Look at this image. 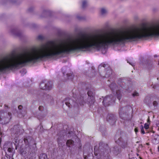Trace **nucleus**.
<instances>
[{
	"instance_id": "nucleus-1",
	"label": "nucleus",
	"mask_w": 159,
	"mask_h": 159,
	"mask_svg": "<svg viewBox=\"0 0 159 159\" xmlns=\"http://www.w3.org/2000/svg\"><path fill=\"white\" fill-rule=\"evenodd\" d=\"M88 90V95L86 94H84L83 96H80L77 97V94L74 93V90H72L73 93L72 99H70L67 98L63 102L69 108L73 107H77L79 105H83L84 102L89 104L90 105L93 104L94 102V96L93 89L90 88L89 89L86 88Z\"/></svg>"
},
{
	"instance_id": "nucleus-2",
	"label": "nucleus",
	"mask_w": 159,
	"mask_h": 159,
	"mask_svg": "<svg viewBox=\"0 0 159 159\" xmlns=\"http://www.w3.org/2000/svg\"><path fill=\"white\" fill-rule=\"evenodd\" d=\"M94 154L97 159H108V154L111 150L107 144L100 142L98 147H94Z\"/></svg>"
},
{
	"instance_id": "nucleus-3",
	"label": "nucleus",
	"mask_w": 159,
	"mask_h": 159,
	"mask_svg": "<svg viewBox=\"0 0 159 159\" xmlns=\"http://www.w3.org/2000/svg\"><path fill=\"white\" fill-rule=\"evenodd\" d=\"M24 140L25 144V151L22 153L25 154L35 152L36 150V143H34L32 138L30 136H28L25 138Z\"/></svg>"
},
{
	"instance_id": "nucleus-4",
	"label": "nucleus",
	"mask_w": 159,
	"mask_h": 159,
	"mask_svg": "<svg viewBox=\"0 0 159 159\" xmlns=\"http://www.w3.org/2000/svg\"><path fill=\"white\" fill-rule=\"evenodd\" d=\"M98 70L100 75L103 77L108 78L112 73L111 68L105 64H102L99 66Z\"/></svg>"
},
{
	"instance_id": "nucleus-5",
	"label": "nucleus",
	"mask_w": 159,
	"mask_h": 159,
	"mask_svg": "<svg viewBox=\"0 0 159 159\" xmlns=\"http://www.w3.org/2000/svg\"><path fill=\"white\" fill-rule=\"evenodd\" d=\"M116 137L118 138L116 143L122 148H125L127 147V139L125 134L122 132H117L116 135Z\"/></svg>"
},
{
	"instance_id": "nucleus-6",
	"label": "nucleus",
	"mask_w": 159,
	"mask_h": 159,
	"mask_svg": "<svg viewBox=\"0 0 159 159\" xmlns=\"http://www.w3.org/2000/svg\"><path fill=\"white\" fill-rule=\"evenodd\" d=\"M119 113L120 117L123 120L129 119V114L128 113V109L127 107H120L119 110Z\"/></svg>"
},
{
	"instance_id": "nucleus-7",
	"label": "nucleus",
	"mask_w": 159,
	"mask_h": 159,
	"mask_svg": "<svg viewBox=\"0 0 159 159\" xmlns=\"http://www.w3.org/2000/svg\"><path fill=\"white\" fill-rule=\"evenodd\" d=\"M115 102V98L112 95L107 96L103 99L102 103L105 106H108Z\"/></svg>"
},
{
	"instance_id": "nucleus-8",
	"label": "nucleus",
	"mask_w": 159,
	"mask_h": 159,
	"mask_svg": "<svg viewBox=\"0 0 159 159\" xmlns=\"http://www.w3.org/2000/svg\"><path fill=\"white\" fill-rule=\"evenodd\" d=\"M110 87L113 92H116L117 99L120 100L122 96V93L120 89H118L116 84L114 83H112L110 85Z\"/></svg>"
},
{
	"instance_id": "nucleus-9",
	"label": "nucleus",
	"mask_w": 159,
	"mask_h": 159,
	"mask_svg": "<svg viewBox=\"0 0 159 159\" xmlns=\"http://www.w3.org/2000/svg\"><path fill=\"white\" fill-rule=\"evenodd\" d=\"M23 131V129L19 125H15L11 131V133L16 135L15 137L16 138L19 135L21 134Z\"/></svg>"
},
{
	"instance_id": "nucleus-10",
	"label": "nucleus",
	"mask_w": 159,
	"mask_h": 159,
	"mask_svg": "<svg viewBox=\"0 0 159 159\" xmlns=\"http://www.w3.org/2000/svg\"><path fill=\"white\" fill-rule=\"evenodd\" d=\"M117 83L123 89L128 90L129 89L128 82L124 79L120 78L118 80Z\"/></svg>"
},
{
	"instance_id": "nucleus-11",
	"label": "nucleus",
	"mask_w": 159,
	"mask_h": 159,
	"mask_svg": "<svg viewBox=\"0 0 159 159\" xmlns=\"http://www.w3.org/2000/svg\"><path fill=\"white\" fill-rule=\"evenodd\" d=\"M116 120V116L112 114H108L107 117V121L111 125L115 124Z\"/></svg>"
},
{
	"instance_id": "nucleus-12",
	"label": "nucleus",
	"mask_w": 159,
	"mask_h": 159,
	"mask_svg": "<svg viewBox=\"0 0 159 159\" xmlns=\"http://www.w3.org/2000/svg\"><path fill=\"white\" fill-rule=\"evenodd\" d=\"M10 32L11 34L15 36L20 37L22 36V33L17 27L11 28Z\"/></svg>"
},
{
	"instance_id": "nucleus-13",
	"label": "nucleus",
	"mask_w": 159,
	"mask_h": 159,
	"mask_svg": "<svg viewBox=\"0 0 159 159\" xmlns=\"http://www.w3.org/2000/svg\"><path fill=\"white\" fill-rule=\"evenodd\" d=\"M154 61L153 60H148L147 61V68L149 70H151L155 67Z\"/></svg>"
},
{
	"instance_id": "nucleus-14",
	"label": "nucleus",
	"mask_w": 159,
	"mask_h": 159,
	"mask_svg": "<svg viewBox=\"0 0 159 159\" xmlns=\"http://www.w3.org/2000/svg\"><path fill=\"white\" fill-rule=\"evenodd\" d=\"M46 87V88L45 89L46 90H50L52 88V84L50 81H45Z\"/></svg>"
},
{
	"instance_id": "nucleus-15",
	"label": "nucleus",
	"mask_w": 159,
	"mask_h": 159,
	"mask_svg": "<svg viewBox=\"0 0 159 159\" xmlns=\"http://www.w3.org/2000/svg\"><path fill=\"white\" fill-rule=\"evenodd\" d=\"M121 152L120 148L117 146H115L113 148V152L116 155H118Z\"/></svg>"
},
{
	"instance_id": "nucleus-16",
	"label": "nucleus",
	"mask_w": 159,
	"mask_h": 159,
	"mask_svg": "<svg viewBox=\"0 0 159 159\" xmlns=\"http://www.w3.org/2000/svg\"><path fill=\"white\" fill-rule=\"evenodd\" d=\"M108 11L107 9L103 7L100 9V13L101 15L103 16H106L108 13Z\"/></svg>"
},
{
	"instance_id": "nucleus-17",
	"label": "nucleus",
	"mask_w": 159,
	"mask_h": 159,
	"mask_svg": "<svg viewBox=\"0 0 159 159\" xmlns=\"http://www.w3.org/2000/svg\"><path fill=\"white\" fill-rule=\"evenodd\" d=\"M81 7L83 9H85L88 5V1L87 0H82L81 1Z\"/></svg>"
},
{
	"instance_id": "nucleus-18",
	"label": "nucleus",
	"mask_w": 159,
	"mask_h": 159,
	"mask_svg": "<svg viewBox=\"0 0 159 159\" xmlns=\"http://www.w3.org/2000/svg\"><path fill=\"white\" fill-rule=\"evenodd\" d=\"M6 147L7 145L5 144L3 146V149L5 151L6 149H7V151L8 152L12 153L14 148H6ZM10 155L11 156H12L13 154H11Z\"/></svg>"
},
{
	"instance_id": "nucleus-19",
	"label": "nucleus",
	"mask_w": 159,
	"mask_h": 159,
	"mask_svg": "<svg viewBox=\"0 0 159 159\" xmlns=\"http://www.w3.org/2000/svg\"><path fill=\"white\" fill-rule=\"evenodd\" d=\"M43 99L47 100L48 101H51L53 99L52 97L51 96V95L47 94H44L43 95Z\"/></svg>"
},
{
	"instance_id": "nucleus-20",
	"label": "nucleus",
	"mask_w": 159,
	"mask_h": 159,
	"mask_svg": "<svg viewBox=\"0 0 159 159\" xmlns=\"http://www.w3.org/2000/svg\"><path fill=\"white\" fill-rule=\"evenodd\" d=\"M74 142L71 139H69L67 140L66 144L68 147H71L73 146L74 145Z\"/></svg>"
},
{
	"instance_id": "nucleus-21",
	"label": "nucleus",
	"mask_w": 159,
	"mask_h": 159,
	"mask_svg": "<svg viewBox=\"0 0 159 159\" xmlns=\"http://www.w3.org/2000/svg\"><path fill=\"white\" fill-rule=\"evenodd\" d=\"M46 84L45 81H42L39 84V87L41 89L45 90L46 88V86H46Z\"/></svg>"
},
{
	"instance_id": "nucleus-22",
	"label": "nucleus",
	"mask_w": 159,
	"mask_h": 159,
	"mask_svg": "<svg viewBox=\"0 0 159 159\" xmlns=\"http://www.w3.org/2000/svg\"><path fill=\"white\" fill-rule=\"evenodd\" d=\"M49 11L47 10H44L42 12V17H45L49 14Z\"/></svg>"
},
{
	"instance_id": "nucleus-23",
	"label": "nucleus",
	"mask_w": 159,
	"mask_h": 159,
	"mask_svg": "<svg viewBox=\"0 0 159 159\" xmlns=\"http://www.w3.org/2000/svg\"><path fill=\"white\" fill-rule=\"evenodd\" d=\"M152 104L155 107H157L158 105L159 104V98L155 99V100L153 101Z\"/></svg>"
},
{
	"instance_id": "nucleus-24",
	"label": "nucleus",
	"mask_w": 159,
	"mask_h": 159,
	"mask_svg": "<svg viewBox=\"0 0 159 159\" xmlns=\"http://www.w3.org/2000/svg\"><path fill=\"white\" fill-rule=\"evenodd\" d=\"M76 18L79 20H84L85 19V16H81L80 15H77L76 16Z\"/></svg>"
},
{
	"instance_id": "nucleus-25",
	"label": "nucleus",
	"mask_w": 159,
	"mask_h": 159,
	"mask_svg": "<svg viewBox=\"0 0 159 159\" xmlns=\"http://www.w3.org/2000/svg\"><path fill=\"white\" fill-rule=\"evenodd\" d=\"M39 159H48V158L46 154H43L39 157Z\"/></svg>"
},
{
	"instance_id": "nucleus-26",
	"label": "nucleus",
	"mask_w": 159,
	"mask_h": 159,
	"mask_svg": "<svg viewBox=\"0 0 159 159\" xmlns=\"http://www.w3.org/2000/svg\"><path fill=\"white\" fill-rule=\"evenodd\" d=\"M154 139L156 141V143H159V135H155L154 136Z\"/></svg>"
},
{
	"instance_id": "nucleus-27",
	"label": "nucleus",
	"mask_w": 159,
	"mask_h": 159,
	"mask_svg": "<svg viewBox=\"0 0 159 159\" xmlns=\"http://www.w3.org/2000/svg\"><path fill=\"white\" fill-rule=\"evenodd\" d=\"M66 75L69 79H72L74 77V75L72 74H67Z\"/></svg>"
},
{
	"instance_id": "nucleus-28",
	"label": "nucleus",
	"mask_w": 159,
	"mask_h": 159,
	"mask_svg": "<svg viewBox=\"0 0 159 159\" xmlns=\"http://www.w3.org/2000/svg\"><path fill=\"white\" fill-rule=\"evenodd\" d=\"M132 95L133 97L138 96H139V93L135 91L132 93Z\"/></svg>"
},
{
	"instance_id": "nucleus-29",
	"label": "nucleus",
	"mask_w": 159,
	"mask_h": 159,
	"mask_svg": "<svg viewBox=\"0 0 159 159\" xmlns=\"http://www.w3.org/2000/svg\"><path fill=\"white\" fill-rule=\"evenodd\" d=\"M34 9V7L33 6H31L28 9V11L29 12H32L33 11Z\"/></svg>"
},
{
	"instance_id": "nucleus-30",
	"label": "nucleus",
	"mask_w": 159,
	"mask_h": 159,
	"mask_svg": "<svg viewBox=\"0 0 159 159\" xmlns=\"http://www.w3.org/2000/svg\"><path fill=\"white\" fill-rule=\"evenodd\" d=\"M37 39L39 40L42 41L43 39V37L41 35H39L37 37Z\"/></svg>"
},
{
	"instance_id": "nucleus-31",
	"label": "nucleus",
	"mask_w": 159,
	"mask_h": 159,
	"mask_svg": "<svg viewBox=\"0 0 159 159\" xmlns=\"http://www.w3.org/2000/svg\"><path fill=\"white\" fill-rule=\"evenodd\" d=\"M140 128L142 133L143 134H144L145 132L144 130L143 126L142 125L141 126Z\"/></svg>"
},
{
	"instance_id": "nucleus-32",
	"label": "nucleus",
	"mask_w": 159,
	"mask_h": 159,
	"mask_svg": "<svg viewBox=\"0 0 159 159\" xmlns=\"http://www.w3.org/2000/svg\"><path fill=\"white\" fill-rule=\"evenodd\" d=\"M23 108V107L22 105H20L18 107V108L20 110V112L21 114L22 113V112L21 111V110Z\"/></svg>"
},
{
	"instance_id": "nucleus-33",
	"label": "nucleus",
	"mask_w": 159,
	"mask_h": 159,
	"mask_svg": "<svg viewBox=\"0 0 159 159\" xmlns=\"http://www.w3.org/2000/svg\"><path fill=\"white\" fill-rule=\"evenodd\" d=\"M8 118L9 119V120L11 119V113L10 112H8Z\"/></svg>"
},
{
	"instance_id": "nucleus-34",
	"label": "nucleus",
	"mask_w": 159,
	"mask_h": 159,
	"mask_svg": "<svg viewBox=\"0 0 159 159\" xmlns=\"http://www.w3.org/2000/svg\"><path fill=\"white\" fill-rule=\"evenodd\" d=\"M63 137H64V136H63V135L59 137H58L57 139L58 142H60V140L63 139Z\"/></svg>"
},
{
	"instance_id": "nucleus-35",
	"label": "nucleus",
	"mask_w": 159,
	"mask_h": 159,
	"mask_svg": "<svg viewBox=\"0 0 159 159\" xmlns=\"http://www.w3.org/2000/svg\"><path fill=\"white\" fill-rule=\"evenodd\" d=\"M152 88L154 89H157L158 90H159V85H153Z\"/></svg>"
},
{
	"instance_id": "nucleus-36",
	"label": "nucleus",
	"mask_w": 159,
	"mask_h": 159,
	"mask_svg": "<svg viewBox=\"0 0 159 159\" xmlns=\"http://www.w3.org/2000/svg\"><path fill=\"white\" fill-rule=\"evenodd\" d=\"M74 134V133L72 131H70L68 132V136H70V137H71V135H73Z\"/></svg>"
},
{
	"instance_id": "nucleus-37",
	"label": "nucleus",
	"mask_w": 159,
	"mask_h": 159,
	"mask_svg": "<svg viewBox=\"0 0 159 159\" xmlns=\"http://www.w3.org/2000/svg\"><path fill=\"white\" fill-rule=\"evenodd\" d=\"M149 127V125L148 124L145 123L144 125V128L147 129H148Z\"/></svg>"
},
{
	"instance_id": "nucleus-38",
	"label": "nucleus",
	"mask_w": 159,
	"mask_h": 159,
	"mask_svg": "<svg viewBox=\"0 0 159 159\" xmlns=\"http://www.w3.org/2000/svg\"><path fill=\"white\" fill-rule=\"evenodd\" d=\"M11 2L12 3L15 4H17L19 3V2H17V1H16V0L15 1H12Z\"/></svg>"
},
{
	"instance_id": "nucleus-39",
	"label": "nucleus",
	"mask_w": 159,
	"mask_h": 159,
	"mask_svg": "<svg viewBox=\"0 0 159 159\" xmlns=\"http://www.w3.org/2000/svg\"><path fill=\"white\" fill-rule=\"evenodd\" d=\"M39 110L40 111H42L43 110V107L42 106H39Z\"/></svg>"
},
{
	"instance_id": "nucleus-40",
	"label": "nucleus",
	"mask_w": 159,
	"mask_h": 159,
	"mask_svg": "<svg viewBox=\"0 0 159 159\" xmlns=\"http://www.w3.org/2000/svg\"><path fill=\"white\" fill-rule=\"evenodd\" d=\"M20 72L21 73H22V72H25V74L26 72V70H25V69H22L20 71Z\"/></svg>"
},
{
	"instance_id": "nucleus-41",
	"label": "nucleus",
	"mask_w": 159,
	"mask_h": 159,
	"mask_svg": "<svg viewBox=\"0 0 159 159\" xmlns=\"http://www.w3.org/2000/svg\"><path fill=\"white\" fill-rule=\"evenodd\" d=\"M128 63H129L130 65H132V66H133L134 65V64L132 62H129L128 61H127Z\"/></svg>"
},
{
	"instance_id": "nucleus-42",
	"label": "nucleus",
	"mask_w": 159,
	"mask_h": 159,
	"mask_svg": "<svg viewBox=\"0 0 159 159\" xmlns=\"http://www.w3.org/2000/svg\"><path fill=\"white\" fill-rule=\"evenodd\" d=\"M134 131L136 133L138 132V129L137 128H135L134 129Z\"/></svg>"
},
{
	"instance_id": "nucleus-43",
	"label": "nucleus",
	"mask_w": 159,
	"mask_h": 159,
	"mask_svg": "<svg viewBox=\"0 0 159 159\" xmlns=\"http://www.w3.org/2000/svg\"><path fill=\"white\" fill-rule=\"evenodd\" d=\"M147 122H148V123H149L150 122V120H149V117H148V119Z\"/></svg>"
},
{
	"instance_id": "nucleus-44",
	"label": "nucleus",
	"mask_w": 159,
	"mask_h": 159,
	"mask_svg": "<svg viewBox=\"0 0 159 159\" xmlns=\"http://www.w3.org/2000/svg\"><path fill=\"white\" fill-rule=\"evenodd\" d=\"M4 107H5V108H8V106L7 105H4Z\"/></svg>"
},
{
	"instance_id": "nucleus-45",
	"label": "nucleus",
	"mask_w": 159,
	"mask_h": 159,
	"mask_svg": "<svg viewBox=\"0 0 159 159\" xmlns=\"http://www.w3.org/2000/svg\"><path fill=\"white\" fill-rule=\"evenodd\" d=\"M88 76L91 77L92 76H93V75H88Z\"/></svg>"
},
{
	"instance_id": "nucleus-46",
	"label": "nucleus",
	"mask_w": 159,
	"mask_h": 159,
	"mask_svg": "<svg viewBox=\"0 0 159 159\" xmlns=\"http://www.w3.org/2000/svg\"><path fill=\"white\" fill-rule=\"evenodd\" d=\"M38 117V118L39 119H40V117H39V116H38V117Z\"/></svg>"
},
{
	"instance_id": "nucleus-47",
	"label": "nucleus",
	"mask_w": 159,
	"mask_h": 159,
	"mask_svg": "<svg viewBox=\"0 0 159 159\" xmlns=\"http://www.w3.org/2000/svg\"><path fill=\"white\" fill-rule=\"evenodd\" d=\"M158 152H159V146L158 147Z\"/></svg>"
},
{
	"instance_id": "nucleus-48",
	"label": "nucleus",
	"mask_w": 159,
	"mask_h": 159,
	"mask_svg": "<svg viewBox=\"0 0 159 159\" xmlns=\"http://www.w3.org/2000/svg\"><path fill=\"white\" fill-rule=\"evenodd\" d=\"M15 140H16V141L15 142H16V143L17 142H16V140H17V139H15Z\"/></svg>"
},
{
	"instance_id": "nucleus-49",
	"label": "nucleus",
	"mask_w": 159,
	"mask_h": 159,
	"mask_svg": "<svg viewBox=\"0 0 159 159\" xmlns=\"http://www.w3.org/2000/svg\"><path fill=\"white\" fill-rule=\"evenodd\" d=\"M158 65H159V62H158Z\"/></svg>"
},
{
	"instance_id": "nucleus-50",
	"label": "nucleus",
	"mask_w": 159,
	"mask_h": 159,
	"mask_svg": "<svg viewBox=\"0 0 159 159\" xmlns=\"http://www.w3.org/2000/svg\"><path fill=\"white\" fill-rule=\"evenodd\" d=\"M157 57V56H156V55H155L154 56V57Z\"/></svg>"
},
{
	"instance_id": "nucleus-51",
	"label": "nucleus",
	"mask_w": 159,
	"mask_h": 159,
	"mask_svg": "<svg viewBox=\"0 0 159 159\" xmlns=\"http://www.w3.org/2000/svg\"><path fill=\"white\" fill-rule=\"evenodd\" d=\"M85 75H88V74H85Z\"/></svg>"
},
{
	"instance_id": "nucleus-52",
	"label": "nucleus",
	"mask_w": 159,
	"mask_h": 159,
	"mask_svg": "<svg viewBox=\"0 0 159 159\" xmlns=\"http://www.w3.org/2000/svg\"><path fill=\"white\" fill-rule=\"evenodd\" d=\"M80 148H81V146H80Z\"/></svg>"
},
{
	"instance_id": "nucleus-53",
	"label": "nucleus",
	"mask_w": 159,
	"mask_h": 159,
	"mask_svg": "<svg viewBox=\"0 0 159 159\" xmlns=\"http://www.w3.org/2000/svg\"><path fill=\"white\" fill-rule=\"evenodd\" d=\"M140 159H142L141 158Z\"/></svg>"
}]
</instances>
